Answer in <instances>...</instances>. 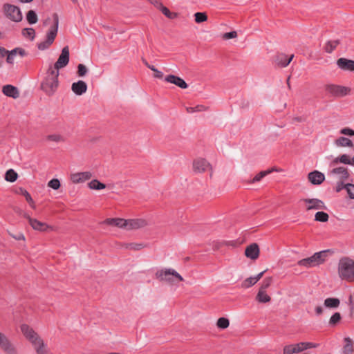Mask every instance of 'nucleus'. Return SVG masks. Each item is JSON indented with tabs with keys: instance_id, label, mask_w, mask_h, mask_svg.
Wrapping results in <instances>:
<instances>
[{
	"instance_id": "f257e3e1",
	"label": "nucleus",
	"mask_w": 354,
	"mask_h": 354,
	"mask_svg": "<svg viewBox=\"0 0 354 354\" xmlns=\"http://www.w3.org/2000/svg\"><path fill=\"white\" fill-rule=\"evenodd\" d=\"M24 337L30 342L37 354H53L40 335L28 325L24 324Z\"/></svg>"
},
{
	"instance_id": "f03ea898",
	"label": "nucleus",
	"mask_w": 354,
	"mask_h": 354,
	"mask_svg": "<svg viewBox=\"0 0 354 354\" xmlns=\"http://www.w3.org/2000/svg\"><path fill=\"white\" fill-rule=\"evenodd\" d=\"M59 71L50 69L44 81L41 84V89L48 95H53L57 90L58 82Z\"/></svg>"
},
{
	"instance_id": "7ed1b4c3",
	"label": "nucleus",
	"mask_w": 354,
	"mask_h": 354,
	"mask_svg": "<svg viewBox=\"0 0 354 354\" xmlns=\"http://www.w3.org/2000/svg\"><path fill=\"white\" fill-rule=\"evenodd\" d=\"M332 254L333 251L330 250L315 252L313 256L299 261V266L324 264L326 262L327 259L329 258L330 256L332 255Z\"/></svg>"
},
{
	"instance_id": "20e7f679",
	"label": "nucleus",
	"mask_w": 354,
	"mask_h": 354,
	"mask_svg": "<svg viewBox=\"0 0 354 354\" xmlns=\"http://www.w3.org/2000/svg\"><path fill=\"white\" fill-rule=\"evenodd\" d=\"M192 171L194 174H201L207 171L212 174V165L203 158H196L192 162Z\"/></svg>"
},
{
	"instance_id": "39448f33",
	"label": "nucleus",
	"mask_w": 354,
	"mask_h": 354,
	"mask_svg": "<svg viewBox=\"0 0 354 354\" xmlns=\"http://www.w3.org/2000/svg\"><path fill=\"white\" fill-rule=\"evenodd\" d=\"M156 275L160 281H166L170 284H174L183 281L182 276L176 271L171 269L166 270L164 272L161 271L160 273L158 272Z\"/></svg>"
},
{
	"instance_id": "423d86ee",
	"label": "nucleus",
	"mask_w": 354,
	"mask_h": 354,
	"mask_svg": "<svg viewBox=\"0 0 354 354\" xmlns=\"http://www.w3.org/2000/svg\"><path fill=\"white\" fill-rule=\"evenodd\" d=\"M3 12L6 17L13 21H20L22 20L20 8L16 6L6 3L3 5Z\"/></svg>"
},
{
	"instance_id": "0eeeda50",
	"label": "nucleus",
	"mask_w": 354,
	"mask_h": 354,
	"mask_svg": "<svg viewBox=\"0 0 354 354\" xmlns=\"http://www.w3.org/2000/svg\"><path fill=\"white\" fill-rule=\"evenodd\" d=\"M148 225V222L144 218L124 219V230H137Z\"/></svg>"
},
{
	"instance_id": "6e6552de",
	"label": "nucleus",
	"mask_w": 354,
	"mask_h": 354,
	"mask_svg": "<svg viewBox=\"0 0 354 354\" xmlns=\"http://www.w3.org/2000/svg\"><path fill=\"white\" fill-rule=\"evenodd\" d=\"M326 91L335 97H343L348 95L351 89L339 85L328 84L326 86Z\"/></svg>"
},
{
	"instance_id": "1a4fd4ad",
	"label": "nucleus",
	"mask_w": 354,
	"mask_h": 354,
	"mask_svg": "<svg viewBox=\"0 0 354 354\" xmlns=\"http://www.w3.org/2000/svg\"><path fill=\"white\" fill-rule=\"evenodd\" d=\"M0 348L6 354H17L14 345L8 338L0 332Z\"/></svg>"
},
{
	"instance_id": "9d476101",
	"label": "nucleus",
	"mask_w": 354,
	"mask_h": 354,
	"mask_svg": "<svg viewBox=\"0 0 354 354\" xmlns=\"http://www.w3.org/2000/svg\"><path fill=\"white\" fill-rule=\"evenodd\" d=\"M69 62V49L68 46L63 48L62 53L55 64L54 68L51 70H57L59 71V68L65 67Z\"/></svg>"
},
{
	"instance_id": "9b49d317",
	"label": "nucleus",
	"mask_w": 354,
	"mask_h": 354,
	"mask_svg": "<svg viewBox=\"0 0 354 354\" xmlns=\"http://www.w3.org/2000/svg\"><path fill=\"white\" fill-rule=\"evenodd\" d=\"M301 203H302L306 209V210H311V209H326V207L324 205V203L319 199L317 198H312V199H301L300 201Z\"/></svg>"
},
{
	"instance_id": "f8f14e48",
	"label": "nucleus",
	"mask_w": 354,
	"mask_h": 354,
	"mask_svg": "<svg viewBox=\"0 0 354 354\" xmlns=\"http://www.w3.org/2000/svg\"><path fill=\"white\" fill-rule=\"evenodd\" d=\"M26 217L28 219L30 225L35 230L43 232L53 230V227L46 223L41 222L35 218L30 217L29 216H27Z\"/></svg>"
},
{
	"instance_id": "ddd939ff",
	"label": "nucleus",
	"mask_w": 354,
	"mask_h": 354,
	"mask_svg": "<svg viewBox=\"0 0 354 354\" xmlns=\"http://www.w3.org/2000/svg\"><path fill=\"white\" fill-rule=\"evenodd\" d=\"M92 176L91 171L76 172L71 174L70 180L74 184H79L90 180Z\"/></svg>"
},
{
	"instance_id": "4468645a",
	"label": "nucleus",
	"mask_w": 354,
	"mask_h": 354,
	"mask_svg": "<svg viewBox=\"0 0 354 354\" xmlns=\"http://www.w3.org/2000/svg\"><path fill=\"white\" fill-rule=\"evenodd\" d=\"M338 273L342 280L354 281V267H338Z\"/></svg>"
},
{
	"instance_id": "2eb2a0df",
	"label": "nucleus",
	"mask_w": 354,
	"mask_h": 354,
	"mask_svg": "<svg viewBox=\"0 0 354 354\" xmlns=\"http://www.w3.org/2000/svg\"><path fill=\"white\" fill-rule=\"evenodd\" d=\"M2 93L7 97L17 99L19 97L20 93L19 89L11 84H7L2 87Z\"/></svg>"
},
{
	"instance_id": "dca6fc26",
	"label": "nucleus",
	"mask_w": 354,
	"mask_h": 354,
	"mask_svg": "<svg viewBox=\"0 0 354 354\" xmlns=\"http://www.w3.org/2000/svg\"><path fill=\"white\" fill-rule=\"evenodd\" d=\"M259 248L257 243H252L246 247L245 255L251 259H257L259 256Z\"/></svg>"
},
{
	"instance_id": "f3484780",
	"label": "nucleus",
	"mask_w": 354,
	"mask_h": 354,
	"mask_svg": "<svg viewBox=\"0 0 354 354\" xmlns=\"http://www.w3.org/2000/svg\"><path fill=\"white\" fill-rule=\"evenodd\" d=\"M281 170L280 169H278L277 167H272L269 169L261 171L259 174H257L251 180H247L246 183L248 184H254L256 183H258L263 178L266 176L267 175L271 174L273 171H281Z\"/></svg>"
},
{
	"instance_id": "a211bd4d",
	"label": "nucleus",
	"mask_w": 354,
	"mask_h": 354,
	"mask_svg": "<svg viewBox=\"0 0 354 354\" xmlns=\"http://www.w3.org/2000/svg\"><path fill=\"white\" fill-rule=\"evenodd\" d=\"M330 174L334 175L339 181L346 180L349 176L347 169L344 167L334 168Z\"/></svg>"
},
{
	"instance_id": "6ab92c4d",
	"label": "nucleus",
	"mask_w": 354,
	"mask_h": 354,
	"mask_svg": "<svg viewBox=\"0 0 354 354\" xmlns=\"http://www.w3.org/2000/svg\"><path fill=\"white\" fill-rule=\"evenodd\" d=\"M72 91L77 95H82L87 91V84L82 80L74 82L71 85Z\"/></svg>"
},
{
	"instance_id": "aec40b11",
	"label": "nucleus",
	"mask_w": 354,
	"mask_h": 354,
	"mask_svg": "<svg viewBox=\"0 0 354 354\" xmlns=\"http://www.w3.org/2000/svg\"><path fill=\"white\" fill-rule=\"evenodd\" d=\"M293 57L294 55H291L290 57H288L286 54H279L276 56L274 62L280 67H286L292 60Z\"/></svg>"
},
{
	"instance_id": "412c9836",
	"label": "nucleus",
	"mask_w": 354,
	"mask_h": 354,
	"mask_svg": "<svg viewBox=\"0 0 354 354\" xmlns=\"http://www.w3.org/2000/svg\"><path fill=\"white\" fill-rule=\"evenodd\" d=\"M165 80L167 82L175 84L181 88H187L188 86L187 84L181 77L174 75H167Z\"/></svg>"
},
{
	"instance_id": "4be33fe9",
	"label": "nucleus",
	"mask_w": 354,
	"mask_h": 354,
	"mask_svg": "<svg viewBox=\"0 0 354 354\" xmlns=\"http://www.w3.org/2000/svg\"><path fill=\"white\" fill-rule=\"evenodd\" d=\"M337 66L342 70L354 71V61L346 58H339L337 61Z\"/></svg>"
},
{
	"instance_id": "5701e85b",
	"label": "nucleus",
	"mask_w": 354,
	"mask_h": 354,
	"mask_svg": "<svg viewBox=\"0 0 354 354\" xmlns=\"http://www.w3.org/2000/svg\"><path fill=\"white\" fill-rule=\"evenodd\" d=\"M309 181L313 185H319L325 179L324 175L318 171H314L308 174V176Z\"/></svg>"
},
{
	"instance_id": "b1692460",
	"label": "nucleus",
	"mask_w": 354,
	"mask_h": 354,
	"mask_svg": "<svg viewBox=\"0 0 354 354\" xmlns=\"http://www.w3.org/2000/svg\"><path fill=\"white\" fill-rule=\"evenodd\" d=\"M266 272V270L261 272L254 277L247 278L246 279H245L243 281L241 286L245 288H248L252 286L263 277V274Z\"/></svg>"
},
{
	"instance_id": "393cba45",
	"label": "nucleus",
	"mask_w": 354,
	"mask_h": 354,
	"mask_svg": "<svg viewBox=\"0 0 354 354\" xmlns=\"http://www.w3.org/2000/svg\"><path fill=\"white\" fill-rule=\"evenodd\" d=\"M122 248L126 250L138 251L146 247L143 243H124L121 245Z\"/></svg>"
},
{
	"instance_id": "a878e982",
	"label": "nucleus",
	"mask_w": 354,
	"mask_h": 354,
	"mask_svg": "<svg viewBox=\"0 0 354 354\" xmlns=\"http://www.w3.org/2000/svg\"><path fill=\"white\" fill-rule=\"evenodd\" d=\"M57 29H58V19L56 17L55 19V23L53 27L50 28L48 32L47 33L46 36V40L48 41V43L53 44L57 33Z\"/></svg>"
},
{
	"instance_id": "bb28decb",
	"label": "nucleus",
	"mask_w": 354,
	"mask_h": 354,
	"mask_svg": "<svg viewBox=\"0 0 354 354\" xmlns=\"http://www.w3.org/2000/svg\"><path fill=\"white\" fill-rule=\"evenodd\" d=\"M104 223L124 229V219L120 218H106Z\"/></svg>"
},
{
	"instance_id": "cd10ccee",
	"label": "nucleus",
	"mask_w": 354,
	"mask_h": 354,
	"mask_svg": "<svg viewBox=\"0 0 354 354\" xmlns=\"http://www.w3.org/2000/svg\"><path fill=\"white\" fill-rule=\"evenodd\" d=\"M256 300L259 303H268L270 301L271 297L266 293V290L259 289L256 296Z\"/></svg>"
},
{
	"instance_id": "c85d7f7f",
	"label": "nucleus",
	"mask_w": 354,
	"mask_h": 354,
	"mask_svg": "<svg viewBox=\"0 0 354 354\" xmlns=\"http://www.w3.org/2000/svg\"><path fill=\"white\" fill-rule=\"evenodd\" d=\"M339 299L335 297H329L324 301V306L329 308H336L339 306Z\"/></svg>"
},
{
	"instance_id": "c756f323",
	"label": "nucleus",
	"mask_w": 354,
	"mask_h": 354,
	"mask_svg": "<svg viewBox=\"0 0 354 354\" xmlns=\"http://www.w3.org/2000/svg\"><path fill=\"white\" fill-rule=\"evenodd\" d=\"M88 187L91 189L101 190L106 188V185L100 182L97 179H94L88 183Z\"/></svg>"
},
{
	"instance_id": "7c9ffc66",
	"label": "nucleus",
	"mask_w": 354,
	"mask_h": 354,
	"mask_svg": "<svg viewBox=\"0 0 354 354\" xmlns=\"http://www.w3.org/2000/svg\"><path fill=\"white\" fill-rule=\"evenodd\" d=\"M335 144L337 147H352L353 146L352 141L345 137H339L335 141Z\"/></svg>"
},
{
	"instance_id": "2f4dec72",
	"label": "nucleus",
	"mask_w": 354,
	"mask_h": 354,
	"mask_svg": "<svg viewBox=\"0 0 354 354\" xmlns=\"http://www.w3.org/2000/svg\"><path fill=\"white\" fill-rule=\"evenodd\" d=\"M297 344L285 346L283 349V354H294L301 352Z\"/></svg>"
},
{
	"instance_id": "473e14b6",
	"label": "nucleus",
	"mask_w": 354,
	"mask_h": 354,
	"mask_svg": "<svg viewBox=\"0 0 354 354\" xmlns=\"http://www.w3.org/2000/svg\"><path fill=\"white\" fill-rule=\"evenodd\" d=\"M18 178L17 173L12 169H8L5 174V180L8 182L13 183Z\"/></svg>"
},
{
	"instance_id": "72a5a7b5",
	"label": "nucleus",
	"mask_w": 354,
	"mask_h": 354,
	"mask_svg": "<svg viewBox=\"0 0 354 354\" xmlns=\"http://www.w3.org/2000/svg\"><path fill=\"white\" fill-rule=\"evenodd\" d=\"M19 52V55H22V48H17L14 50H12L11 51H8V54L6 55V62L8 64H12L14 61V57L16 55L17 52Z\"/></svg>"
},
{
	"instance_id": "f704fd0d",
	"label": "nucleus",
	"mask_w": 354,
	"mask_h": 354,
	"mask_svg": "<svg viewBox=\"0 0 354 354\" xmlns=\"http://www.w3.org/2000/svg\"><path fill=\"white\" fill-rule=\"evenodd\" d=\"M338 162H340L342 163H344V164H347V165H353L354 164L353 162V160H351L350 159V157L346 154H343L339 158H337L336 159H335L332 164L333 165H336Z\"/></svg>"
},
{
	"instance_id": "c9c22d12",
	"label": "nucleus",
	"mask_w": 354,
	"mask_h": 354,
	"mask_svg": "<svg viewBox=\"0 0 354 354\" xmlns=\"http://www.w3.org/2000/svg\"><path fill=\"white\" fill-rule=\"evenodd\" d=\"M47 140L57 143L64 142L66 141L65 137L59 133H54L48 136Z\"/></svg>"
},
{
	"instance_id": "e433bc0d",
	"label": "nucleus",
	"mask_w": 354,
	"mask_h": 354,
	"mask_svg": "<svg viewBox=\"0 0 354 354\" xmlns=\"http://www.w3.org/2000/svg\"><path fill=\"white\" fill-rule=\"evenodd\" d=\"M26 20L29 24H35L38 21V17L34 10H29L26 14Z\"/></svg>"
},
{
	"instance_id": "4c0bfd02",
	"label": "nucleus",
	"mask_w": 354,
	"mask_h": 354,
	"mask_svg": "<svg viewBox=\"0 0 354 354\" xmlns=\"http://www.w3.org/2000/svg\"><path fill=\"white\" fill-rule=\"evenodd\" d=\"M344 342H346V344L344 346V353H352L354 351V349L351 339L350 337H345Z\"/></svg>"
},
{
	"instance_id": "58836bf2",
	"label": "nucleus",
	"mask_w": 354,
	"mask_h": 354,
	"mask_svg": "<svg viewBox=\"0 0 354 354\" xmlns=\"http://www.w3.org/2000/svg\"><path fill=\"white\" fill-rule=\"evenodd\" d=\"M230 326V321L226 317H220L216 322V326L222 330L226 329Z\"/></svg>"
},
{
	"instance_id": "ea45409f",
	"label": "nucleus",
	"mask_w": 354,
	"mask_h": 354,
	"mask_svg": "<svg viewBox=\"0 0 354 354\" xmlns=\"http://www.w3.org/2000/svg\"><path fill=\"white\" fill-rule=\"evenodd\" d=\"M194 20L196 24H201L206 21L208 19L206 12H196L194 14Z\"/></svg>"
},
{
	"instance_id": "a19ab883",
	"label": "nucleus",
	"mask_w": 354,
	"mask_h": 354,
	"mask_svg": "<svg viewBox=\"0 0 354 354\" xmlns=\"http://www.w3.org/2000/svg\"><path fill=\"white\" fill-rule=\"evenodd\" d=\"M145 65L154 72V77L156 78L162 79L163 77V73L156 68L153 66L150 65L146 60H143Z\"/></svg>"
},
{
	"instance_id": "79ce46f5",
	"label": "nucleus",
	"mask_w": 354,
	"mask_h": 354,
	"mask_svg": "<svg viewBox=\"0 0 354 354\" xmlns=\"http://www.w3.org/2000/svg\"><path fill=\"white\" fill-rule=\"evenodd\" d=\"M160 10L162 12V14L165 17H167L169 19H175L178 16L177 13L170 12V10L167 7L164 6L163 5L160 8Z\"/></svg>"
},
{
	"instance_id": "37998d69",
	"label": "nucleus",
	"mask_w": 354,
	"mask_h": 354,
	"mask_svg": "<svg viewBox=\"0 0 354 354\" xmlns=\"http://www.w3.org/2000/svg\"><path fill=\"white\" fill-rule=\"evenodd\" d=\"M338 44L339 41L337 40L329 41L325 46V50L327 53H330L338 46Z\"/></svg>"
},
{
	"instance_id": "c03bdc74",
	"label": "nucleus",
	"mask_w": 354,
	"mask_h": 354,
	"mask_svg": "<svg viewBox=\"0 0 354 354\" xmlns=\"http://www.w3.org/2000/svg\"><path fill=\"white\" fill-rule=\"evenodd\" d=\"M315 221L319 222H326L328 220V214L324 212H318L315 214Z\"/></svg>"
},
{
	"instance_id": "a18cd8bd",
	"label": "nucleus",
	"mask_w": 354,
	"mask_h": 354,
	"mask_svg": "<svg viewBox=\"0 0 354 354\" xmlns=\"http://www.w3.org/2000/svg\"><path fill=\"white\" fill-rule=\"evenodd\" d=\"M341 319H342V316H341L340 313L338 312H336L330 318L329 324L330 326H335L341 321Z\"/></svg>"
},
{
	"instance_id": "49530a36",
	"label": "nucleus",
	"mask_w": 354,
	"mask_h": 354,
	"mask_svg": "<svg viewBox=\"0 0 354 354\" xmlns=\"http://www.w3.org/2000/svg\"><path fill=\"white\" fill-rule=\"evenodd\" d=\"M187 113H192L194 112H202L207 110V108L203 105H197L195 107H187L186 109Z\"/></svg>"
},
{
	"instance_id": "de8ad7c7",
	"label": "nucleus",
	"mask_w": 354,
	"mask_h": 354,
	"mask_svg": "<svg viewBox=\"0 0 354 354\" xmlns=\"http://www.w3.org/2000/svg\"><path fill=\"white\" fill-rule=\"evenodd\" d=\"M24 36L29 38L30 40H33L35 37V31L32 28H24Z\"/></svg>"
},
{
	"instance_id": "09e8293b",
	"label": "nucleus",
	"mask_w": 354,
	"mask_h": 354,
	"mask_svg": "<svg viewBox=\"0 0 354 354\" xmlns=\"http://www.w3.org/2000/svg\"><path fill=\"white\" fill-rule=\"evenodd\" d=\"M272 282V277H266L263 280L259 289L266 290L267 288H268L270 286Z\"/></svg>"
},
{
	"instance_id": "8fccbe9b",
	"label": "nucleus",
	"mask_w": 354,
	"mask_h": 354,
	"mask_svg": "<svg viewBox=\"0 0 354 354\" xmlns=\"http://www.w3.org/2000/svg\"><path fill=\"white\" fill-rule=\"evenodd\" d=\"M88 68L82 64H80L77 66V75L79 77H84L86 75Z\"/></svg>"
},
{
	"instance_id": "3c124183",
	"label": "nucleus",
	"mask_w": 354,
	"mask_h": 354,
	"mask_svg": "<svg viewBox=\"0 0 354 354\" xmlns=\"http://www.w3.org/2000/svg\"><path fill=\"white\" fill-rule=\"evenodd\" d=\"M48 186L53 189L57 190L60 187V182L58 179L53 178L48 182Z\"/></svg>"
},
{
	"instance_id": "603ef678",
	"label": "nucleus",
	"mask_w": 354,
	"mask_h": 354,
	"mask_svg": "<svg viewBox=\"0 0 354 354\" xmlns=\"http://www.w3.org/2000/svg\"><path fill=\"white\" fill-rule=\"evenodd\" d=\"M297 344L302 346V348H299V349L301 350V352L304 350H306L308 348H315L317 346V344H315L313 342H300Z\"/></svg>"
},
{
	"instance_id": "864d4df0",
	"label": "nucleus",
	"mask_w": 354,
	"mask_h": 354,
	"mask_svg": "<svg viewBox=\"0 0 354 354\" xmlns=\"http://www.w3.org/2000/svg\"><path fill=\"white\" fill-rule=\"evenodd\" d=\"M339 266H354V261L351 259L344 257L339 260Z\"/></svg>"
},
{
	"instance_id": "5fc2aeb1",
	"label": "nucleus",
	"mask_w": 354,
	"mask_h": 354,
	"mask_svg": "<svg viewBox=\"0 0 354 354\" xmlns=\"http://www.w3.org/2000/svg\"><path fill=\"white\" fill-rule=\"evenodd\" d=\"M24 196L25 197L26 201L28 202V203L30 205V206L32 209H35L36 206H35V202L32 200L30 195L27 192L24 191Z\"/></svg>"
},
{
	"instance_id": "6e6d98bb",
	"label": "nucleus",
	"mask_w": 354,
	"mask_h": 354,
	"mask_svg": "<svg viewBox=\"0 0 354 354\" xmlns=\"http://www.w3.org/2000/svg\"><path fill=\"white\" fill-rule=\"evenodd\" d=\"M345 189L347 191V193L351 198L354 199V185L353 184H346L345 185Z\"/></svg>"
},
{
	"instance_id": "4d7b16f0",
	"label": "nucleus",
	"mask_w": 354,
	"mask_h": 354,
	"mask_svg": "<svg viewBox=\"0 0 354 354\" xmlns=\"http://www.w3.org/2000/svg\"><path fill=\"white\" fill-rule=\"evenodd\" d=\"M237 37V32L236 31H232L230 32H225L222 35V38L225 40L234 39Z\"/></svg>"
},
{
	"instance_id": "13d9d810",
	"label": "nucleus",
	"mask_w": 354,
	"mask_h": 354,
	"mask_svg": "<svg viewBox=\"0 0 354 354\" xmlns=\"http://www.w3.org/2000/svg\"><path fill=\"white\" fill-rule=\"evenodd\" d=\"M8 50H7L5 48L0 46V67L2 65L3 59L8 54Z\"/></svg>"
},
{
	"instance_id": "bf43d9fd",
	"label": "nucleus",
	"mask_w": 354,
	"mask_h": 354,
	"mask_svg": "<svg viewBox=\"0 0 354 354\" xmlns=\"http://www.w3.org/2000/svg\"><path fill=\"white\" fill-rule=\"evenodd\" d=\"M340 133L346 136H354V131L350 128L346 127L340 130Z\"/></svg>"
},
{
	"instance_id": "052dcab7",
	"label": "nucleus",
	"mask_w": 354,
	"mask_h": 354,
	"mask_svg": "<svg viewBox=\"0 0 354 354\" xmlns=\"http://www.w3.org/2000/svg\"><path fill=\"white\" fill-rule=\"evenodd\" d=\"M50 45H51V44L48 43V41L47 40H46V41L41 42L38 44V48L39 50H43L48 48Z\"/></svg>"
},
{
	"instance_id": "680f3d73",
	"label": "nucleus",
	"mask_w": 354,
	"mask_h": 354,
	"mask_svg": "<svg viewBox=\"0 0 354 354\" xmlns=\"http://www.w3.org/2000/svg\"><path fill=\"white\" fill-rule=\"evenodd\" d=\"M151 3H152L156 8L160 10V8L163 5L160 0H149Z\"/></svg>"
},
{
	"instance_id": "e2e57ef3",
	"label": "nucleus",
	"mask_w": 354,
	"mask_h": 354,
	"mask_svg": "<svg viewBox=\"0 0 354 354\" xmlns=\"http://www.w3.org/2000/svg\"><path fill=\"white\" fill-rule=\"evenodd\" d=\"M345 185H346L343 184V181H339V183H338L337 185L336 191L337 192L341 191L342 189L345 188Z\"/></svg>"
},
{
	"instance_id": "0e129e2a",
	"label": "nucleus",
	"mask_w": 354,
	"mask_h": 354,
	"mask_svg": "<svg viewBox=\"0 0 354 354\" xmlns=\"http://www.w3.org/2000/svg\"><path fill=\"white\" fill-rule=\"evenodd\" d=\"M315 313L317 315H321L323 313V308L322 306H317L315 308Z\"/></svg>"
},
{
	"instance_id": "69168bd1",
	"label": "nucleus",
	"mask_w": 354,
	"mask_h": 354,
	"mask_svg": "<svg viewBox=\"0 0 354 354\" xmlns=\"http://www.w3.org/2000/svg\"><path fill=\"white\" fill-rule=\"evenodd\" d=\"M10 234L16 240H21L22 239V234L21 233H19L17 235H13L10 232Z\"/></svg>"
},
{
	"instance_id": "338daca9",
	"label": "nucleus",
	"mask_w": 354,
	"mask_h": 354,
	"mask_svg": "<svg viewBox=\"0 0 354 354\" xmlns=\"http://www.w3.org/2000/svg\"><path fill=\"white\" fill-rule=\"evenodd\" d=\"M16 192H17V194H21V193H22V188H21V187H19V191H16Z\"/></svg>"
},
{
	"instance_id": "774afa93",
	"label": "nucleus",
	"mask_w": 354,
	"mask_h": 354,
	"mask_svg": "<svg viewBox=\"0 0 354 354\" xmlns=\"http://www.w3.org/2000/svg\"><path fill=\"white\" fill-rule=\"evenodd\" d=\"M108 354H120V353H116V352H111V353H109Z\"/></svg>"
}]
</instances>
